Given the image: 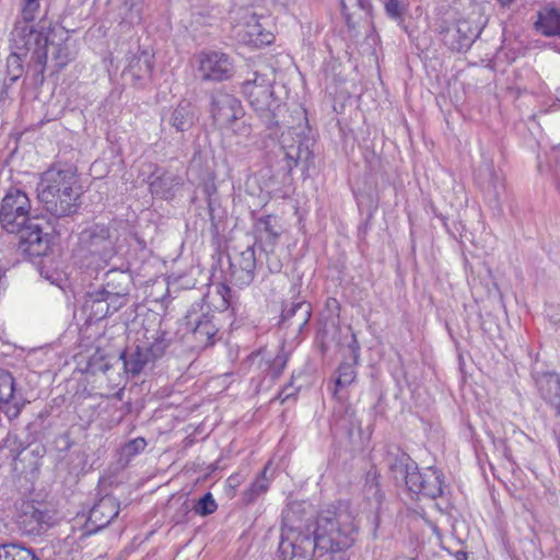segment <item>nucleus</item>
Masks as SVG:
<instances>
[{
	"instance_id": "nucleus-1",
	"label": "nucleus",
	"mask_w": 560,
	"mask_h": 560,
	"mask_svg": "<svg viewBox=\"0 0 560 560\" xmlns=\"http://www.w3.org/2000/svg\"><path fill=\"white\" fill-rule=\"evenodd\" d=\"M43 219L32 214L26 192L11 187L0 202V226L19 236L18 249L30 258L46 256L50 249V235L44 231Z\"/></svg>"
},
{
	"instance_id": "nucleus-2",
	"label": "nucleus",
	"mask_w": 560,
	"mask_h": 560,
	"mask_svg": "<svg viewBox=\"0 0 560 560\" xmlns=\"http://www.w3.org/2000/svg\"><path fill=\"white\" fill-rule=\"evenodd\" d=\"M63 31L57 28L51 21L42 19L35 26L25 25L16 27L13 34L20 49L32 51L27 70L33 73L35 82H44V72L47 66L48 47H52L54 72L61 71L73 58L67 40L62 39Z\"/></svg>"
},
{
	"instance_id": "nucleus-31",
	"label": "nucleus",
	"mask_w": 560,
	"mask_h": 560,
	"mask_svg": "<svg viewBox=\"0 0 560 560\" xmlns=\"http://www.w3.org/2000/svg\"><path fill=\"white\" fill-rule=\"evenodd\" d=\"M84 310L89 311L91 319L100 320L110 315L106 303V295L98 290L89 292L84 301Z\"/></svg>"
},
{
	"instance_id": "nucleus-49",
	"label": "nucleus",
	"mask_w": 560,
	"mask_h": 560,
	"mask_svg": "<svg viewBox=\"0 0 560 560\" xmlns=\"http://www.w3.org/2000/svg\"><path fill=\"white\" fill-rule=\"evenodd\" d=\"M535 382L537 384L546 383L547 385H560V375L552 372H545L535 377Z\"/></svg>"
},
{
	"instance_id": "nucleus-14",
	"label": "nucleus",
	"mask_w": 560,
	"mask_h": 560,
	"mask_svg": "<svg viewBox=\"0 0 560 560\" xmlns=\"http://www.w3.org/2000/svg\"><path fill=\"white\" fill-rule=\"evenodd\" d=\"M261 16L248 8L238 11V22L235 26L236 35L246 45L261 47L272 43L273 35L265 31Z\"/></svg>"
},
{
	"instance_id": "nucleus-25",
	"label": "nucleus",
	"mask_w": 560,
	"mask_h": 560,
	"mask_svg": "<svg viewBox=\"0 0 560 560\" xmlns=\"http://www.w3.org/2000/svg\"><path fill=\"white\" fill-rule=\"evenodd\" d=\"M153 70V55L147 50H141L133 55L125 70L137 86H143L151 79Z\"/></svg>"
},
{
	"instance_id": "nucleus-3",
	"label": "nucleus",
	"mask_w": 560,
	"mask_h": 560,
	"mask_svg": "<svg viewBox=\"0 0 560 560\" xmlns=\"http://www.w3.org/2000/svg\"><path fill=\"white\" fill-rule=\"evenodd\" d=\"M78 183L75 166L54 164L42 174L37 183V199L55 219L71 218L81 207V187Z\"/></svg>"
},
{
	"instance_id": "nucleus-59",
	"label": "nucleus",
	"mask_w": 560,
	"mask_h": 560,
	"mask_svg": "<svg viewBox=\"0 0 560 560\" xmlns=\"http://www.w3.org/2000/svg\"><path fill=\"white\" fill-rule=\"evenodd\" d=\"M395 560H416L415 558H408V557H398Z\"/></svg>"
},
{
	"instance_id": "nucleus-29",
	"label": "nucleus",
	"mask_w": 560,
	"mask_h": 560,
	"mask_svg": "<svg viewBox=\"0 0 560 560\" xmlns=\"http://www.w3.org/2000/svg\"><path fill=\"white\" fill-rule=\"evenodd\" d=\"M535 28L545 36H560V11L546 8L538 13Z\"/></svg>"
},
{
	"instance_id": "nucleus-6",
	"label": "nucleus",
	"mask_w": 560,
	"mask_h": 560,
	"mask_svg": "<svg viewBox=\"0 0 560 560\" xmlns=\"http://www.w3.org/2000/svg\"><path fill=\"white\" fill-rule=\"evenodd\" d=\"M280 560H315L319 549L310 525H295L291 509L282 512V526L278 547Z\"/></svg>"
},
{
	"instance_id": "nucleus-22",
	"label": "nucleus",
	"mask_w": 560,
	"mask_h": 560,
	"mask_svg": "<svg viewBox=\"0 0 560 560\" xmlns=\"http://www.w3.org/2000/svg\"><path fill=\"white\" fill-rule=\"evenodd\" d=\"M282 228L275 215H265L258 218L254 223L255 243L262 252H268V247L273 248L278 243Z\"/></svg>"
},
{
	"instance_id": "nucleus-27",
	"label": "nucleus",
	"mask_w": 560,
	"mask_h": 560,
	"mask_svg": "<svg viewBox=\"0 0 560 560\" xmlns=\"http://www.w3.org/2000/svg\"><path fill=\"white\" fill-rule=\"evenodd\" d=\"M351 362H342L338 368V376L335 385H351L355 380V364L360 357V343L355 334L351 335V341L348 345Z\"/></svg>"
},
{
	"instance_id": "nucleus-23",
	"label": "nucleus",
	"mask_w": 560,
	"mask_h": 560,
	"mask_svg": "<svg viewBox=\"0 0 560 560\" xmlns=\"http://www.w3.org/2000/svg\"><path fill=\"white\" fill-rule=\"evenodd\" d=\"M311 315L312 306L310 303L305 301L291 302L290 305L282 308L279 325L299 334L307 325Z\"/></svg>"
},
{
	"instance_id": "nucleus-12",
	"label": "nucleus",
	"mask_w": 560,
	"mask_h": 560,
	"mask_svg": "<svg viewBox=\"0 0 560 560\" xmlns=\"http://www.w3.org/2000/svg\"><path fill=\"white\" fill-rule=\"evenodd\" d=\"M186 326L189 328L195 347L205 349L214 343L218 327L214 323V314L203 311V304H192L186 316Z\"/></svg>"
},
{
	"instance_id": "nucleus-43",
	"label": "nucleus",
	"mask_w": 560,
	"mask_h": 560,
	"mask_svg": "<svg viewBox=\"0 0 560 560\" xmlns=\"http://www.w3.org/2000/svg\"><path fill=\"white\" fill-rule=\"evenodd\" d=\"M540 395L560 413V387H540Z\"/></svg>"
},
{
	"instance_id": "nucleus-33",
	"label": "nucleus",
	"mask_w": 560,
	"mask_h": 560,
	"mask_svg": "<svg viewBox=\"0 0 560 560\" xmlns=\"http://www.w3.org/2000/svg\"><path fill=\"white\" fill-rule=\"evenodd\" d=\"M0 560H40L31 548L20 544L0 545Z\"/></svg>"
},
{
	"instance_id": "nucleus-9",
	"label": "nucleus",
	"mask_w": 560,
	"mask_h": 560,
	"mask_svg": "<svg viewBox=\"0 0 560 560\" xmlns=\"http://www.w3.org/2000/svg\"><path fill=\"white\" fill-rule=\"evenodd\" d=\"M166 335V331L158 330L151 336L152 342H149L150 338L144 336L147 341L122 351L119 359L122 361L125 373L138 375L148 363L163 357L171 343Z\"/></svg>"
},
{
	"instance_id": "nucleus-52",
	"label": "nucleus",
	"mask_w": 560,
	"mask_h": 560,
	"mask_svg": "<svg viewBox=\"0 0 560 560\" xmlns=\"http://www.w3.org/2000/svg\"><path fill=\"white\" fill-rule=\"evenodd\" d=\"M189 511H190V508H189L188 501H185L182 504L180 509L177 511V513L173 516V521L176 524L184 522L185 517L189 513Z\"/></svg>"
},
{
	"instance_id": "nucleus-28",
	"label": "nucleus",
	"mask_w": 560,
	"mask_h": 560,
	"mask_svg": "<svg viewBox=\"0 0 560 560\" xmlns=\"http://www.w3.org/2000/svg\"><path fill=\"white\" fill-rule=\"evenodd\" d=\"M104 281L102 289H98V291L103 292L104 295H119L120 293L129 294L132 282L129 273L118 269L107 271L105 273Z\"/></svg>"
},
{
	"instance_id": "nucleus-53",
	"label": "nucleus",
	"mask_w": 560,
	"mask_h": 560,
	"mask_svg": "<svg viewBox=\"0 0 560 560\" xmlns=\"http://www.w3.org/2000/svg\"><path fill=\"white\" fill-rule=\"evenodd\" d=\"M15 381L10 371L0 369V385H15Z\"/></svg>"
},
{
	"instance_id": "nucleus-57",
	"label": "nucleus",
	"mask_w": 560,
	"mask_h": 560,
	"mask_svg": "<svg viewBox=\"0 0 560 560\" xmlns=\"http://www.w3.org/2000/svg\"><path fill=\"white\" fill-rule=\"evenodd\" d=\"M513 0H498L502 5H509Z\"/></svg>"
},
{
	"instance_id": "nucleus-60",
	"label": "nucleus",
	"mask_w": 560,
	"mask_h": 560,
	"mask_svg": "<svg viewBox=\"0 0 560 560\" xmlns=\"http://www.w3.org/2000/svg\"><path fill=\"white\" fill-rule=\"evenodd\" d=\"M342 387H334V390H332V395L334 396H337L339 389H341Z\"/></svg>"
},
{
	"instance_id": "nucleus-20",
	"label": "nucleus",
	"mask_w": 560,
	"mask_h": 560,
	"mask_svg": "<svg viewBox=\"0 0 560 560\" xmlns=\"http://www.w3.org/2000/svg\"><path fill=\"white\" fill-rule=\"evenodd\" d=\"M384 462L397 485H405L411 471L417 469V463L396 445L387 446Z\"/></svg>"
},
{
	"instance_id": "nucleus-46",
	"label": "nucleus",
	"mask_w": 560,
	"mask_h": 560,
	"mask_svg": "<svg viewBox=\"0 0 560 560\" xmlns=\"http://www.w3.org/2000/svg\"><path fill=\"white\" fill-rule=\"evenodd\" d=\"M266 254L267 258V267L272 273H278L282 269V262L278 258V256L275 255L273 248L268 247V252H264Z\"/></svg>"
},
{
	"instance_id": "nucleus-4",
	"label": "nucleus",
	"mask_w": 560,
	"mask_h": 560,
	"mask_svg": "<svg viewBox=\"0 0 560 560\" xmlns=\"http://www.w3.org/2000/svg\"><path fill=\"white\" fill-rule=\"evenodd\" d=\"M118 230L110 223H92L78 234L73 248L75 264L83 269L98 271L107 267L118 254Z\"/></svg>"
},
{
	"instance_id": "nucleus-21",
	"label": "nucleus",
	"mask_w": 560,
	"mask_h": 560,
	"mask_svg": "<svg viewBox=\"0 0 560 560\" xmlns=\"http://www.w3.org/2000/svg\"><path fill=\"white\" fill-rule=\"evenodd\" d=\"M197 120L194 106L187 101H180L168 115L161 118L162 132L167 128L174 129L176 133H184L190 130Z\"/></svg>"
},
{
	"instance_id": "nucleus-51",
	"label": "nucleus",
	"mask_w": 560,
	"mask_h": 560,
	"mask_svg": "<svg viewBox=\"0 0 560 560\" xmlns=\"http://www.w3.org/2000/svg\"><path fill=\"white\" fill-rule=\"evenodd\" d=\"M39 273L40 276L48 280L50 283H57V281L60 279V275L56 272L55 270L50 271L46 269L44 266L39 267Z\"/></svg>"
},
{
	"instance_id": "nucleus-19",
	"label": "nucleus",
	"mask_w": 560,
	"mask_h": 560,
	"mask_svg": "<svg viewBox=\"0 0 560 560\" xmlns=\"http://www.w3.org/2000/svg\"><path fill=\"white\" fill-rule=\"evenodd\" d=\"M154 168L151 176L149 177V190L150 192L160 199L172 200L178 188L183 185L180 176L161 170L156 164L151 165Z\"/></svg>"
},
{
	"instance_id": "nucleus-30",
	"label": "nucleus",
	"mask_w": 560,
	"mask_h": 560,
	"mask_svg": "<svg viewBox=\"0 0 560 560\" xmlns=\"http://www.w3.org/2000/svg\"><path fill=\"white\" fill-rule=\"evenodd\" d=\"M325 312H327V315L324 319V328L319 329L318 331L322 339L323 351L326 349V341L328 338L329 329H339L340 304L338 300L335 298H328L325 303Z\"/></svg>"
},
{
	"instance_id": "nucleus-37",
	"label": "nucleus",
	"mask_w": 560,
	"mask_h": 560,
	"mask_svg": "<svg viewBox=\"0 0 560 560\" xmlns=\"http://www.w3.org/2000/svg\"><path fill=\"white\" fill-rule=\"evenodd\" d=\"M275 81V70L271 67L264 66L261 69L254 70L243 82V84H249L252 86H260L266 84L267 86H271L273 85Z\"/></svg>"
},
{
	"instance_id": "nucleus-62",
	"label": "nucleus",
	"mask_w": 560,
	"mask_h": 560,
	"mask_svg": "<svg viewBox=\"0 0 560 560\" xmlns=\"http://www.w3.org/2000/svg\"><path fill=\"white\" fill-rule=\"evenodd\" d=\"M294 378H295V374L293 373L291 376V381L287 385H292Z\"/></svg>"
},
{
	"instance_id": "nucleus-35",
	"label": "nucleus",
	"mask_w": 560,
	"mask_h": 560,
	"mask_svg": "<svg viewBox=\"0 0 560 560\" xmlns=\"http://www.w3.org/2000/svg\"><path fill=\"white\" fill-rule=\"evenodd\" d=\"M289 352L282 347L279 353L273 358L271 362H267V370L265 380L268 378L270 383H273L282 374L287 362L289 360Z\"/></svg>"
},
{
	"instance_id": "nucleus-24",
	"label": "nucleus",
	"mask_w": 560,
	"mask_h": 560,
	"mask_svg": "<svg viewBox=\"0 0 560 560\" xmlns=\"http://www.w3.org/2000/svg\"><path fill=\"white\" fill-rule=\"evenodd\" d=\"M34 399L26 392V387H0V411L9 419L16 418L22 408Z\"/></svg>"
},
{
	"instance_id": "nucleus-8",
	"label": "nucleus",
	"mask_w": 560,
	"mask_h": 560,
	"mask_svg": "<svg viewBox=\"0 0 560 560\" xmlns=\"http://www.w3.org/2000/svg\"><path fill=\"white\" fill-rule=\"evenodd\" d=\"M242 93L256 113L262 127L270 131V136L277 135L282 104L275 96L273 85L252 86L249 84H242Z\"/></svg>"
},
{
	"instance_id": "nucleus-58",
	"label": "nucleus",
	"mask_w": 560,
	"mask_h": 560,
	"mask_svg": "<svg viewBox=\"0 0 560 560\" xmlns=\"http://www.w3.org/2000/svg\"><path fill=\"white\" fill-rule=\"evenodd\" d=\"M556 100L560 102V86L556 91Z\"/></svg>"
},
{
	"instance_id": "nucleus-34",
	"label": "nucleus",
	"mask_w": 560,
	"mask_h": 560,
	"mask_svg": "<svg viewBox=\"0 0 560 560\" xmlns=\"http://www.w3.org/2000/svg\"><path fill=\"white\" fill-rule=\"evenodd\" d=\"M148 443L144 438H136L124 445L119 450V463L127 465L135 456L144 451Z\"/></svg>"
},
{
	"instance_id": "nucleus-47",
	"label": "nucleus",
	"mask_w": 560,
	"mask_h": 560,
	"mask_svg": "<svg viewBox=\"0 0 560 560\" xmlns=\"http://www.w3.org/2000/svg\"><path fill=\"white\" fill-rule=\"evenodd\" d=\"M315 560H348V558L345 551L322 550V552H317Z\"/></svg>"
},
{
	"instance_id": "nucleus-13",
	"label": "nucleus",
	"mask_w": 560,
	"mask_h": 560,
	"mask_svg": "<svg viewBox=\"0 0 560 560\" xmlns=\"http://www.w3.org/2000/svg\"><path fill=\"white\" fill-rule=\"evenodd\" d=\"M404 486L411 494L436 499L444 495V474L435 467H428L420 471L417 466Z\"/></svg>"
},
{
	"instance_id": "nucleus-18",
	"label": "nucleus",
	"mask_w": 560,
	"mask_h": 560,
	"mask_svg": "<svg viewBox=\"0 0 560 560\" xmlns=\"http://www.w3.org/2000/svg\"><path fill=\"white\" fill-rule=\"evenodd\" d=\"M255 246L248 245L244 250L230 257L231 279L238 287L249 285L255 278Z\"/></svg>"
},
{
	"instance_id": "nucleus-63",
	"label": "nucleus",
	"mask_w": 560,
	"mask_h": 560,
	"mask_svg": "<svg viewBox=\"0 0 560 560\" xmlns=\"http://www.w3.org/2000/svg\"><path fill=\"white\" fill-rule=\"evenodd\" d=\"M259 355H260V353L252 354V359H253V360H255V359H257Z\"/></svg>"
},
{
	"instance_id": "nucleus-36",
	"label": "nucleus",
	"mask_w": 560,
	"mask_h": 560,
	"mask_svg": "<svg viewBox=\"0 0 560 560\" xmlns=\"http://www.w3.org/2000/svg\"><path fill=\"white\" fill-rule=\"evenodd\" d=\"M267 467L253 481L248 489L244 491V501L247 504L253 503L259 495L264 494L269 488V479L266 477Z\"/></svg>"
},
{
	"instance_id": "nucleus-32",
	"label": "nucleus",
	"mask_w": 560,
	"mask_h": 560,
	"mask_svg": "<svg viewBox=\"0 0 560 560\" xmlns=\"http://www.w3.org/2000/svg\"><path fill=\"white\" fill-rule=\"evenodd\" d=\"M13 43L15 40L13 39ZM15 51L10 55L8 58V77L4 79L3 86L10 88L13 85L19 78L22 75L23 67H22V59L27 56V54L32 55V51H26L25 49H20L16 44Z\"/></svg>"
},
{
	"instance_id": "nucleus-61",
	"label": "nucleus",
	"mask_w": 560,
	"mask_h": 560,
	"mask_svg": "<svg viewBox=\"0 0 560 560\" xmlns=\"http://www.w3.org/2000/svg\"><path fill=\"white\" fill-rule=\"evenodd\" d=\"M27 452V448H23V451L16 456L15 459H21L20 456Z\"/></svg>"
},
{
	"instance_id": "nucleus-50",
	"label": "nucleus",
	"mask_w": 560,
	"mask_h": 560,
	"mask_svg": "<svg viewBox=\"0 0 560 560\" xmlns=\"http://www.w3.org/2000/svg\"><path fill=\"white\" fill-rule=\"evenodd\" d=\"M298 392L299 387H283V389L277 395V398L283 404L291 398L295 399Z\"/></svg>"
},
{
	"instance_id": "nucleus-55",
	"label": "nucleus",
	"mask_w": 560,
	"mask_h": 560,
	"mask_svg": "<svg viewBox=\"0 0 560 560\" xmlns=\"http://www.w3.org/2000/svg\"><path fill=\"white\" fill-rule=\"evenodd\" d=\"M456 560H467V552L464 550H458L454 553Z\"/></svg>"
},
{
	"instance_id": "nucleus-44",
	"label": "nucleus",
	"mask_w": 560,
	"mask_h": 560,
	"mask_svg": "<svg viewBox=\"0 0 560 560\" xmlns=\"http://www.w3.org/2000/svg\"><path fill=\"white\" fill-rule=\"evenodd\" d=\"M38 9H39V0H24V5L22 9V18H23L24 22H26V23L33 22Z\"/></svg>"
},
{
	"instance_id": "nucleus-10",
	"label": "nucleus",
	"mask_w": 560,
	"mask_h": 560,
	"mask_svg": "<svg viewBox=\"0 0 560 560\" xmlns=\"http://www.w3.org/2000/svg\"><path fill=\"white\" fill-rule=\"evenodd\" d=\"M435 32L450 50L465 52L479 37L481 28L468 20L451 22L440 18L435 22Z\"/></svg>"
},
{
	"instance_id": "nucleus-39",
	"label": "nucleus",
	"mask_w": 560,
	"mask_h": 560,
	"mask_svg": "<svg viewBox=\"0 0 560 560\" xmlns=\"http://www.w3.org/2000/svg\"><path fill=\"white\" fill-rule=\"evenodd\" d=\"M192 509L197 515L208 516L217 511L218 504L213 495L207 492L195 503Z\"/></svg>"
},
{
	"instance_id": "nucleus-56",
	"label": "nucleus",
	"mask_w": 560,
	"mask_h": 560,
	"mask_svg": "<svg viewBox=\"0 0 560 560\" xmlns=\"http://www.w3.org/2000/svg\"><path fill=\"white\" fill-rule=\"evenodd\" d=\"M250 131H252L250 126L249 125L248 126L244 125L238 132L241 135H249Z\"/></svg>"
},
{
	"instance_id": "nucleus-42",
	"label": "nucleus",
	"mask_w": 560,
	"mask_h": 560,
	"mask_svg": "<svg viewBox=\"0 0 560 560\" xmlns=\"http://www.w3.org/2000/svg\"><path fill=\"white\" fill-rule=\"evenodd\" d=\"M217 294L221 298V303L217 306L218 308L228 310L231 307L234 311L233 291L229 285L224 283L218 284Z\"/></svg>"
},
{
	"instance_id": "nucleus-38",
	"label": "nucleus",
	"mask_w": 560,
	"mask_h": 560,
	"mask_svg": "<svg viewBox=\"0 0 560 560\" xmlns=\"http://www.w3.org/2000/svg\"><path fill=\"white\" fill-rule=\"evenodd\" d=\"M341 13L346 19L347 25L351 28L354 27V23L351 19L350 9L357 8L366 15L370 14L372 4L371 0H340Z\"/></svg>"
},
{
	"instance_id": "nucleus-54",
	"label": "nucleus",
	"mask_w": 560,
	"mask_h": 560,
	"mask_svg": "<svg viewBox=\"0 0 560 560\" xmlns=\"http://www.w3.org/2000/svg\"><path fill=\"white\" fill-rule=\"evenodd\" d=\"M68 231L69 229L63 224H57L56 226H54V232L58 235H61Z\"/></svg>"
},
{
	"instance_id": "nucleus-11",
	"label": "nucleus",
	"mask_w": 560,
	"mask_h": 560,
	"mask_svg": "<svg viewBox=\"0 0 560 560\" xmlns=\"http://www.w3.org/2000/svg\"><path fill=\"white\" fill-rule=\"evenodd\" d=\"M210 115L213 124L220 129H230L245 115L240 98L225 90H214L210 95Z\"/></svg>"
},
{
	"instance_id": "nucleus-40",
	"label": "nucleus",
	"mask_w": 560,
	"mask_h": 560,
	"mask_svg": "<svg viewBox=\"0 0 560 560\" xmlns=\"http://www.w3.org/2000/svg\"><path fill=\"white\" fill-rule=\"evenodd\" d=\"M143 0H127L125 8L128 11L125 15L130 24H138L142 20Z\"/></svg>"
},
{
	"instance_id": "nucleus-5",
	"label": "nucleus",
	"mask_w": 560,
	"mask_h": 560,
	"mask_svg": "<svg viewBox=\"0 0 560 560\" xmlns=\"http://www.w3.org/2000/svg\"><path fill=\"white\" fill-rule=\"evenodd\" d=\"M310 526H312V533L319 552L322 550L345 551L357 539V526L352 517L347 513L324 511L317 516L315 523L310 524Z\"/></svg>"
},
{
	"instance_id": "nucleus-15",
	"label": "nucleus",
	"mask_w": 560,
	"mask_h": 560,
	"mask_svg": "<svg viewBox=\"0 0 560 560\" xmlns=\"http://www.w3.org/2000/svg\"><path fill=\"white\" fill-rule=\"evenodd\" d=\"M16 525L24 535H40L50 527L51 515L47 509H40L34 502H23L18 510Z\"/></svg>"
},
{
	"instance_id": "nucleus-7",
	"label": "nucleus",
	"mask_w": 560,
	"mask_h": 560,
	"mask_svg": "<svg viewBox=\"0 0 560 560\" xmlns=\"http://www.w3.org/2000/svg\"><path fill=\"white\" fill-rule=\"evenodd\" d=\"M292 117L296 119L295 125L288 127V130L281 136V149L283 151V165L281 166L290 174L299 163H307L313 158L312 147L314 138L311 136V129L306 112L299 107L292 112Z\"/></svg>"
},
{
	"instance_id": "nucleus-17",
	"label": "nucleus",
	"mask_w": 560,
	"mask_h": 560,
	"mask_svg": "<svg viewBox=\"0 0 560 560\" xmlns=\"http://www.w3.org/2000/svg\"><path fill=\"white\" fill-rule=\"evenodd\" d=\"M120 502L112 494H105L95 502L89 513L86 528L95 533L108 526L118 516Z\"/></svg>"
},
{
	"instance_id": "nucleus-45",
	"label": "nucleus",
	"mask_w": 560,
	"mask_h": 560,
	"mask_svg": "<svg viewBox=\"0 0 560 560\" xmlns=\"http://www.w3.org/2000/svg\"><path fill=\"white\" fill-rule=\"evenodd\" d=\"M129 294L120 293L119 295L106 294V303L108 305L110 314L119 311L127 304V296Z\"/></svg>"
},
{
	"instance_id": "nucleus-26",
	"label": "nucleus",
	"mask_w": 560,
	"mask_h": 560,
	"mask_svg": "<svg viewBox=\"0 0 560 560\" xmlns=\"http://www.w3.org/2000/svg\"><path fill=\"white\" fill-rule=\"evenodd\" d=\"M476 180L489 195L497 201L499 200L501 191L504 189L503 177L492 163L486 162L478 167Z\"/></svg>"
},
{
	"instance_id": "nucleus-41",
	"label": "nucleus",
	"mask_w": 560,
	"mask_h": 560,
	"mask_svg": "<svg viewBox=\"0 0 560 560\" xmlns=\"http://www.w3.org/2000/svg\"><path fill=\"white\" fill-rule=\"evenodd\" d=\"M384 8L387 16L395 21H401L406 13L404 0H384Z\"/></svg>"
},
{
	"instance_id": "nucleus-16",
	"label": "nucleus",
	"mask_w": 560,
	"mask_h": 560,
	"mask_svg": "<svg viewBox=\"0 0 560 560\" xmlns=\"http://www.w3.org/2000/svg\"><path fill=\"white\" fill-rule=\"evenodd\" d=\"M199 72L202 81H223L233 75L231 57L222 51H202L199 55Z\"/></svg>"
},
{
	"instance_id": "nucleus-48",
	"label": "nucleus",
	"mask_w": 560,
	"mask_h": 560,
	"mask_svg": "<svg viewBox=\"0 0 560 560\" xmlns=\"http://www.w3.org/2000/svg\"><path fill=\"white\" fill-rule=\"evenodd\" d=\"M215 191H217V188L213 183L205 184L203 192L208 197V209H209V215H210L212 225H215V224H214V217H213V210H214L213 209V200L211 198V195Z\"/></svg>"
}]
</instances>
